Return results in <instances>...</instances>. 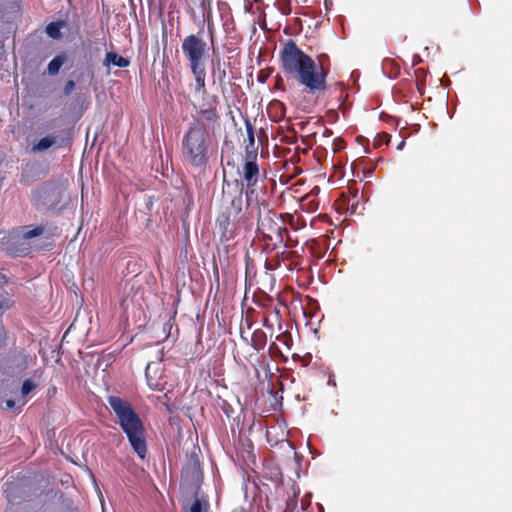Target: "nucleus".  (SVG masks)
Wrapping results in <instances>:
<instances>
[{"mask_svg": "<svg viewBox=\"0 0 512 512\" xmlns=\"http://www.w3.org/2000/svg\"><path fill=\"white\" fill-rule=\"evenodd\" d=\"M280 59L285 73L305 86L309 92L325 90L327 71L322 62L317 64L294 41L288 40L283 45Z\"/></svg>", "mask_w": 512, "mask_h": 512, "instance_id": "f257e3e1", "label": "nucleus"}, {"mask_svg": "<svg viewBox=\"0 0 512 512\" xmlns=\"http://www.w3.org/2000/svg\"><path fill=\"white\" fill-rule=\"evenodd\" d=\"M107 402L117 417V423L126 434L132 449L144 459L147 454L145 430L132 405L120 397L109 396Z\"/></svg>", "mask_w": 512, "mask_h": 512, "instance_id": "f03ea898", "label": "nucleus"}, {"mask_svg": "<svg viewBox=\"0 0 512 512\" xmlns=\"http://www.w3.org/2000/svg\"><path fill=\"white\" fill-rule=\"evenodd\" d=\"M184 160L194 167H202L208 162V134L200 121L190 123L182 139Z\"/></svg>", "mask_w": 512, "mask_h": 512, "instance_id": "7ed1b4c3", "label": "nucleus"}, {"mask_svg": "<svg viewBox=\"0 0 512 512\" xmlns=\"http://www.w3.org/2000/svg\"><path fill=\"white\" fill-rule=\"evenodd\" d=\"M181 49L190 69L205 68L209 47L201 37L195 34L188 35L183 39Z\"/></svg>", "mask_w": 512, "mask_h": 512, "instance_id": "20e7f679", "label": "nucleus"}, {"mask_svg": "<svg viewBox=\"0 0 512 512\" xmlns=\"http://www.w3.org/2000/svg\"><path fill=\"white\" fill-rule=\"evenodd\" d=\"M147 384L152 390L163 391L166 388V376L163 373L161 362L148 363L145 371Z\"/></svg>", "mask_w": 512, "mask_h": 512, "instance_id": "39448f33", "label": "nucleus"}, {"mask_svg": "<svg viewBox=\"0 0 512 512\" xmlns=\"http://www.w3.org/2000/svg\"><path fill=\"white\" fill-rule=\"evenodd\" d=\"M256 159L257 158L246 157V161L243 166V180L246 182L248 188L253 187L259 178V167Z\"/></svg>", "mask_w": 512, "mask_h": 512, "instance_id": "423d86ee", "label": "nucleus"}, {"mask_svg": "<svg viewBox=\"0 0 512 512\" xmlns=\"http://www.w3.org/2000/svg\"><path fill=\"white\" fill-rule=\"evenodd\" d=\"M237 222L238 221H234V218L226 212H223L221 215H219L216 225L221 233L222 239L229 240L233 237L235 225Z\"/></svg>", "mask_w": 512, "mask_h": 512, "instance_id": "0eeeda50", "label": "nucleus"}, {"mask_svg": "<svg viewBox=\"0 0 512 512\" xmlns=\"http://www.w3.org/2000/svg\"><path fill=\"white\" fill-rule=\"evenodd\" d=\"M247 131L246 157L257 158L258 148L255 146L254 129L249 121L245 122Z\"/></svg>", "mask_w": 512, "mask_h": 512, "instance_id": "6e6552de", "label": "nucleus"}, {"mask_svg": "<svg viewBox=\"0 0 512 512\" xmlns=\"http://www.w3.org/2000/svg\"><path fill=\"white\" fill-rule=\"evenodd\" d=\"M103 65L106 67H109L110 65H114L117 67L124 68L129 65V61L126 58L118 55L115 52H108L105 56Z\"/></svg>", "mask_w": 512, "mask_h": 512, "instance_id": "1a4fd4ad", "label": "nucleus"}, {"mask_svg": "<svg viewBox=\"0 0 512 512\" xmlns=\"http://www.w3.org/2000/svg\"><path fill=\"white\" fill-rule=\"evenodd\" d=\"M243 207V199L242 195H238L231 200V205L228 211L226 212L230 216L234 218V221H240L241 213Z\"/></svg>", "mask_w": 512, "mask_h": 512, "instance_id": "9d476101", "label": "nucleus"}, {"mask_svg": "<svg viewBox=\"0 0 512 512\" xmlns=\"http://www.w3.org/2000/svg\"><path fill=\"white\" fill-rule=\"evenodd\" d=\"M195 80V91H205L206 68L190 69Z\"/></svg>", "mask_w": 512, "mask_h": 512, "instance_id": "9b49d317", "label": "nucleus"}, {"mask_svg": "<svg viewBox=\"0 0 512 512\" xmlns=\"http://www.w3.org/2000/svg\"><path fill=\"white\" fill-rule=\"evenodd\" d=\"M66 61V56L64 54L57 55L54 57L50 63L48 64V73L50 75L58 74L60 68Z\"/></svg>", "mask_w": 512, "mask_h": 512, "instance_id": "f8f14e48", "label": "nucleus"}, {"mask_svg": "<svg viewBox=\"0 0 512 512\" xmlns=\"http://www.w3.org/2000/svg\"><path fill=\"white\" fill-rule=\"evenodd\" d=\"M200 118L197 121H200L204 125V121L206 122H215L218 119V115L215 109H202L199 111Z\"/></svg>", "mask_w": 512, "mask_h": 512, "instance_id": "ddd939ff", "label": "nucleus"}, {"mask_svg": "<svg viewBox=\"0 0 512 512\" xmlns=\"http://www.w3.org/2000/svg\"><path fill=\"white\" fill-rule=\"evenodd\" d=\"M56 142L55 136H46L38 141L37 144L33 146V151H44L54 145Z\"/></svg>", "mask_w": 512, "mask_h": 512, "instance_id": "4468645a", "label": "nucleus"}, {"mask_svg": "<svg viewBox=\"0 0 512 512\" xmlns=\"http://www.w3.org/2000/svg\"><path fill=\"white\" fill-rule=\"evenodd\" d=\"M61 23L59 22H52L47 25L46 27V33L49 37L53 39H59L61 37Z\"/></svg>", "mask_w": 512, "mask_h": 512, "instance_id": "2eb2a0df", "label": "nucleus"}, {"mask_svg": "<svg viewBox=\"0 0 512 512\" xmlns=\"http://www.w3.org/2000/svg\"><path fill=\"white\" fill-rule=\"evenodd\" d=\"M36 384L30 380V379H26L23 384H22V387H21V395L23 397L27 396L30 392H32L35 388H36Z\"/></svg>", "mask_w": 512, "mask_h": 512, "instance_id": "dca6fc26", "label": "nucleus"}, {"mask_svg": "<svg viewBox=\"0 0 512 512\" xmlns=\"http://www.w3.org/2000/svg\"><path fill=\"white\" fill-rule=\"evenodd\" d=\"M42 232H43V228H41V227H36V228H34V229H32V230H28V231H26V232L23 234V238L28 240V239H31V238H33V237H36V236L41 235V234H42Z\"/></svg>", "mask_w": 512, "mask_h": 512, "instance_id": "f3484780", "label": "nucleus"}, {"mask_svg": "<svg viewBox=\"0 0 512 512\" xmlns=\"http://www.w3.org/2000/svg\"><path fill=\"white\" fill-rule=\"evenodd\" d=\"M188 512H202V504L199 499H195L192 505L189 508Z\"/></svg>", "mask_w": 512, "mask_h": 512, "instance_id": "a211bd4d", "label": "nucleus"}, {"mask_svg": "<svg viewBox=\"0 0 512 512\" xmlns=\"http://www.w3.org/2000/svg\"><path fill=\"white\" fill-rule=\"evenodd\" d=\"M75 87V83L74 81L72 80H69L66 84H65V87H64V93L66 95L70 94L72 92V90L74 89Z\"/></svg>", "mask_w": 512, "mask_h": 512, "instance_id": "6ab92c4d", "label": "nucleus"}, {"mask_svg": "<svg viewBox=\"0 0 512 512\" xmlns=\"http://www.w3.org/2000/svg\"><path fill=\"white\" fill-rule=\"evenodd\" d=\"M31 360H32V358L30 356L25 355L23 357V367H22V369H25L27 367V365H28V362L31 361Z\"/></svg>", "mask_w": 512, "mask_h": 512, "instance_id": "aec40b11", "label": "nucleus"}, {"mask_svg": "<svg viewBox=\"0 0 512 512\" xmlns=\"http://www.w3.org/2000/svg\"><path fill=\"white\" fill-rule=\"evenodd\" d=\"M5 406H6L7 409H13L15 407V401L7 400L5 402Z\"/></svg>", "mask_w": 512, "mask_h": 512, "instance_id": "412c9836", "label": "nucleus"}, {"mask_svg": "<svg viewBox=\"0 0 512 512\" xmlns=\"http://www.w3.org/2000/svg\"><path fill=\"white\" fill-rule=\"evenodd\" d=\"M324 5H325L326 10H329L332 6V0H325Z\"/></svg>", "mask_w": 512, "mask_h": 512, "instance_id": "4be33fe9", "label": "nucleus"}, {"mask_svg": "<svg viewBox=\"0 0 512 512\" xmlns=\"http://www.w3.org/2000/svg\"><path fill=\"white\" fill-rule=\"evenodd\" d=\"M404 145H405V142H404V141H401V142L398 144L397 149H398V150H402V149H403V147H404Z\"/></svg>", "mask_w": 512, "mask_h": 512, "instance_id": "5701e85b", "label": "nucleus"}]
</instances>
